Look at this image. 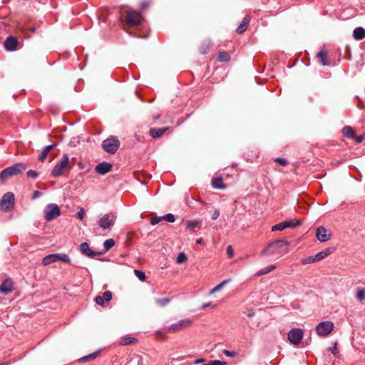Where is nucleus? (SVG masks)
I'll list each match as a JSON object with an SVG mask.
<instances>
[{"label":"nucleus","mask_w":365,"mask_h":365,"mask_svg":"<svg viewBox=\"0 0 365 365\" xmlns=\"http://www.w3.org/2000/svg\"><path fill=\"white\" fill-rule=\"evenodd\" d=\"M289 244L283 240H278L269 243L262 251L264 255H280L288 252Z\"/></svg>","instance_id":"1"},{"label":"nucleus","mask_w":365,"mask_h":365,"mask_svg":"<svg viewBox=\"0 0 365 365\" xmlns=\"http://www.w3.org/2000/svg\"><path fill=\"white\" fill-rule=\"evenodd\" d=\"M26 166L22 163H16L9 167L0 173V180H6L8 178L17 175L26 170Z\"/></svg>","instance_id":"2"},{"label":"nucleus","mask_w":365,"mask_h":365,"mask_svg":"<svg viewBox=\"0 0 365 365\" xmlns=\"http://www.w3.org/2000/svg\"><path fill=\"white\" fill-rule=\"evenodd\" d=\"M70 168L69 158L66 154H64L61 160L53 168L51 175L54 178L59 177Z\"/></svg>","instance_id":"3"},{"label":"nucleus","mask_w":365,"mask_h":365,"mask_svg":"<svg viewBox=\"0 0 365 365\" xmlns=\"http://www.w3.org/2000/svg\"><path fill=\"white\" fill-rule=\"evenodd\" d=\"M57 261H62L63 262L70 263L71 258L68 255L65 253L51 254L43 258L42 264L43 266H47Z\"/></svg>","instance_id":"4"},{"label":"nucleus","mask_w":365,"mask_h":365,"mask_svg":"<svg viewBox=\"0 0 365 365\" xmlns=\"http://www.w3.org/2000/svg\"><path fill=\"white\" fill-rule=\"evenodd\" d=\"M334 328V324L332 322L323 321L317 325L315 331L318 336H327L333 331Z\"/></svg>","instance_id":"5"},{"label":"nucleus","mask_w":365,"mask_h":365,"mask_svg":"<svg viewBox=\"0 0 365 365\" xmlns=\"http://www.w3.org/2000/svg\"><path fill=\"white\" fill-rule=\"evenodd\" d=\"M44 217L47 221H51L61 215L58 206L55 203H50L43 210Z\"/></svg>","instance_id":"6"},{"label":"nucleus","mask_w":365,"mask_h":365,"mask_svg":"<svg viewBox=\"0 0 365 365\" xmlns=\"http://www.w3.org/2000/svg\"><path fill=\"white\" fill-rule=\"evenodd\" d=\"M192 324V320L189 319H183L170 324V326L167 327L165 329L169 332L175 333L187 329V327H190Z\"/></svg>","instance_id":"7"},{"label":"nucleus","mask_w":365,"mask_h":365,"mask_svg":"<svg viewBox=\"0 0 365 365\" xmlns=\"http://www.w3.org/2000/svg\"><path fill=\"white\" fill-rule=\"evenodd\" d=\"M120 146L119 140L115 137H110L104 140L102 143L103 148L110 154L115 153Z\"/></svg>","instance_id":"8"},{"label":"nucleus","mask_w":365,"mask_h":365,"mask_svg":"<svg viewBox=\"0 0 365 365\" xmlns=\"http://www.w3.org/2000/svg\"><path fill=\"white\" fill-rule=\"evenodd\" d=\"M116 216L114 214H105L98 220V225L103 230H110L115 224Z\"/></svg>","instance_id":"9"},{"label":"nucleus","mask_w":365,"mask_h":365,"mask_svg":"<svg viewBox=\"0 0 365 365\" xmlns=\"http://www.w3.org/2000/svg\"><path fill=\"white\" fill-rule=\"evenodd\" d=\"M14 204V195L11 192H8L3 195L0 201V206L3 211L10 210Z\"/></svg>","instance_id":"10"},{"label":"nucleus","mask_w":365,"mask_h":365,"mask_svg":"<svg viewBox=\"0 0 365 365\" xmlns=\"http://www.w3.org/2000/svg\"><path fill=\"white\" fill-rule=\"evenodd\" d=\"M304 332L301 329L295 328L291 329L288 333V339L294 345L300 344L303 339Z\"/></svg>","instance_id":"11"},{"label":"nucleus","mask_w":365,"mask_h":365,"mask_svg":"<svg viewBox=\"0 0 365 365\" xmlns=\"http://www.w3.org/2000/svg\"><path fill=\"white\" fill-rule=\"evenodd\" d=\"M316 237L322 242H327L331 237V232L326 227L321 226L317 230Z\"/></svg>","instance_id":"12"},{"label":"nucleus","mask_w":365,"mask_h":365,"mask_svg":"<svg viewBox=\"0 0 365 365\" xmlns=\"http://www.w3.org/2000/svg\"><path fill=\"white\" fill-rule=\"evenodd\" d=\"M125 17V23H142L145 21V19L142 14L135 11H128Z\"/></svg>","instance_id":"13"},{"label":"nucleus","mask_w":365,"mask_h":365,"mask_svg":"<svg viewBox=\"0 0 365 365\" xmlns=\"http://www.w3.org/2000/svg\"><path fill=\"white\" fill-rule=\"evenodd\" d=\"M112 165L107 162H103L98 164L95 168L96 173L100 175H105L110 171Z\"/></svg>","instance_id":"14"},{"label":"nucleus","mask_w":365,"mask_h":365,"mask_svg":"<svg viewBox=\"0 0 365 365\" xmlns=\"http://www.w3.org/2000/svg\"><path fill=\"white\" fill-rule=\"evenodd\" d=\"M13 289V282L11 279H6L0 286V292L4 294H7L11 292Z\"/></svg>","instance_id":"15"},{"label":"nucleus","mask_w":365,"mask_h":365,"mask_svg":"<svg viewBox=\"0 0 365 365\" xmlns=\"http://www.w3.org/2000/svg\"><path fill=\"white\" fill-rule=\"evenodd\" d=\"M18 41L15 37H9L5 41L4 46L6 50L8 51H14L16 49V47L17 46Z\"/></svg>","instance_id":"16"},{"label":"nucleus","mask_w":365,"mask_h":365,"mask_svg":"<svg viewBox=\"0 0 365 365\" xmlns=\"http://www.w3.org/2000/svg\"><path fill=\"white\" fill-rule=\"evenodd\" d=\"M353 36L356 40H361L365 37V29L362 27H358L353 31Z\"/></svg>","instance_id":"17"},{"label":"nucleus","mask_w":365,"mask_h":365,"mask_svg":"<svg viewBox=\"0 0 365 365\" xmlns=\"http://www.w3.org/2000/svg\"><path fill=\"white\" fill-rule=\"evenodd\" d=\"M168 128H150V135L151 137L156 138L162 136Z\"/></svg>","instance_id":"18"},{"label":"nucleus","mask_w":365,"mask_h":365,"mask_svg":"<svg viewBox=\"0 0 365 365\" xmlns=\"http://www.w3.org/2000/svg\"><path fill=\"white\" fill-rule=\"evenodd\" d=\"M56 146V144H53V145H47L46 147L44 148V149L41 151V154L39 155L38 156V160H41V161H43L48 153L51 151V150L52 148H53L54 147Z\"/></svg>","instance_id":"19"},{"label":"nucleus","mask_w":365,"mask_h":365,"mask_svg":"<svg viewBox=\"0 0 365 365\" xmlns=\"http://www.w3.org/2000/svg\"><path fill=\"white\" fill-rule=\"evenodd\" d=\"M80 250L82 253L86 255L88 257H93L94 255V252L90 250L88 244L86 242H83L81 244Z\"/></svg>","instance_id":"20"},{"label":"nucleus","mask_w":365,"mask_h":365,"mask_svg":"<svg viewBox=\"0 0 365 365\" xmlns=\"http://www.w3.org/2000/svg\"><path fill=\"white\" fill-rule=\"evenodd\" d=\"M317 56L322 66H327L329 64L327 61V53L324 49L319 51Z\"/></svg>","instance_id":"21"},{"label":"nucleus","mask_w":365,"mask_h":365,"mask_svg":"<svg viewBox=\"0 0 365 365\" xmlns=\"http://www.w3.org/2000/svg\"><path fill=\"white\" fill-rule=\"evenodd\" d=\"M331 253L330 249H327L325 250L321 251L314 255V258L316 262L319 261L325 258Z\"/></svg>","instance_id":"22"},{"label":"nucleus","mask_w":365,"mask_h":365,"mask_svg":"<svg viewBox=\"0 0 365 365\" xmlns=\"http://www.w3.org/2000/svg\"><path fill=\"white\" fill-rule=\"evenodd\" d=\"M342 133L344 136L349 138H354V133L351 127L350 126H345L342 129Z\"/></svg>","instance_id":"23"},{"label":"nucleus","mask_w":365,"mask_h":365,"mask_svg":"<svg viewBox=\"0 0 365 365\" xmlns=\"http://www.w3.org/2000/svg\"><path fill=\"white\" fill-rule=\"evenodd\" d=\"M212 186L215 188H217V189H224V188H225V185L223 183L222 179L221 178H215L212 180Z\"/></svg>","instance_id":"24"},{"label":"nucleus","mask_w":365,"mask_h":365,"mask_svg":"<svg viewBox=\"0 0 365 365\" xmlns=\"http://www.w3.org/2000/svg\"><path fill=\"white\" fill-rule=\"evenodd\" d=\"M230 281V279H226L222 281L221 283L215 286L210 291V294H213L214 293L220 291L225 287V285L227 284Z\"/></svg>","instance_id":"25"},{"label":"nucleus","mask_w":365,"mask_h":365,"mask_svg":"<svg viewBox=\"0 0 365 365\" xmlns=\"http://www.w3.org/2000/svg\"><path fill=\"white\" fill-rule=\"evenodd\" d=\"M284 224L285 225V228L287 227H295L298 225H299L301 224V222L299 220H294V219H292V220H286V221H284L283 222Z\"/></svg>","instance_id":"26"},{"label":"nucleus","mask_w":365,"mask_h":365,"mask_svg":"<svg viewBox=\"0 0 365 365\" xmlns=\"http://www.w3.org/2000/svg\"><path fill=\"white\" fill-rule=\"evenodd\" d=\"M115 245V242L113 239H108L103 242V247L106 252L108 251Z\"/></svg>","instance_id":"27"},{"label":"nucleus","mask_w":365,"mask_h":365,"mask_svg":"<svg viewBox=\"0 0 365 365\" xmlns=\"http://www.w3.org/2000/svg\"><path fill=\"white\" fill-rule=\"evenodd\" d=\"M218 60L222 62H227L230 60V55L225 51H220Z\"/></svg>","instance_id":"28"},{"label":"nucleus","mask_w":365,"mask_h":365,"mask_svg":"<svg viewBox=\"0 0 365 365\" xmlns=\"http://www.w3.org/2000/svg\"><path fill=\"white\" fill-rule=\"evenodd\" d=\"M275 268H276V267L274 265H269V266L263 268L262 269H261L260 272L257 274L258 275L266 274L270 272L271 271H272L273 269H274Z\"/></svg>","instance_id":"29"},{"label":"nucleus","mask_w":365,"mask_h":365,"mask_svg":"<svg viewBox=\"0 0 365 365\" xmlns=\"http://www.w3.org/2000/svg\"><path fill=\"white\" fill-rule=\"evenodd\" d=\"M98 356V352H94V353H92L91 354H88L87 356H85L83 357H81L79 361H88V360H93L95 359Z\"/></svg>","instance_id":"30"},{"label":"nucleus","mask_w":365,"mask_h":365,"mask_svg":"<svg viewBox=\"0 0 365 365\" xmlns=\"http://www.w3.org/2000/svg\"><path fill=\"white\" fill-rule=\"evenodd\" d=\"M356 297L359 302H362L363 300H364L365 299V288H362V289H359L356 292Z\"/></svg>","instance_id":"31"},{"label":"nucleus","mask_w":365,"mask_h":365,"mask_svg":"<svg viewBox=\"0 0 365 365\" xmlns=\"http://www.w3.org/2000/svg\"><path fill=\"white\" fill-rule=\"evenodd\" d=\"M200 222L197 220H187L186 222V227L189 229H194L198 226Z\"/></svg>","instance_id":"32"},{"label":"nucleus","mask_w":365,"mask_h":365,"mask_svg":"<svg viewBox=\"0 0 365 365\" xmlns=\"http://www.w3.org/2000/svg\"><path fill=\"white\" fill-rule=\"evenodd\" d=\"M315 258L314 256H309L307 257H305L301 260L302 264H311L313 262H315Z\"/></svg>","instance_id":"33"},{"label":"nucleus","mask_w":365,"mask_h":365,"mask_svg":"<svg viewBox=\"0 0 365 365\" xmlns=\"http://www.w3.org/2000/svg\"><path fill=\"white\" fill-rule=\"evenodd\" d=\"M156 304L160 307H165L170 302V299L163 298L156 299Z\"/></svg>","instance_id":"34"},{"label":"nucleus","mask_w":365,"mask_h":365,"mask_svg":"<svg viewBox=\"0 0 365 365\" xmlns=\"http://www.w3.org/2000/svg\"><path fill=\"white\" fill-rule=\"evenodd\" d=\"M187 259V256L185 253H180L176 259V262L178 264H182L185 262Z\"/></svg>","instance_id":"35"},{"label":"nucleus","mask_w":365,"mask_h":365,"mask_svg":"<svg viewBox=\"0 0 365 365\" xmlns=\"http://www.w3.org/2000/svg\"><path fill=\"white\" fill-rule=\"evenodd\" d=\"M285 225L283 222L272 227V231H282L285 229Z\"/></svg>","instance_id":"36"},{"label":"nucleus","mask_w":365,"mask_h":365,"mask_svg":"<svg viewBox=\"0 0 365 365\" xmlns=\"http://www.w3.org/2000/svg\"><path fill=\"white\" fill-rule=\"evenodd\" d=\"M135 275L139 279L140 281H145V274L143 272L135 269L134 270Z\"/></svg>","instance_id":"37"},{"label":"nucleus","mask_w":365,"mask_h":365,"mask_svg":"<svg viewBox=\"0 0 365 365\" xmlns=\"http://www.w3.org/2000/svg\"><path fill=\"white\" fill-rule=\"evenodd\" d=\"M163 220H164L167 222H174L175 219L173 214L169 213V214H166V215H163Z\"/></svg>","instance_id":"38"},{"label":"nucleus","mask_w":365,"mask_h":365,"mask_svg":"<svg viewBox=\"0 0 365 365\" xmlns=\"http://www.w3.org/2000/svg\"><path fill=\"white\" fill-rule=\"evenodd\" d=\"M247 29V24H240L237 28L236 31L237 34H241Z\"/></svg>","instance_id":"39"},{"label":"nucleus","mask_w":365,"mask_h":365,"mask_svg":"<svg viewBox=\"0 0 365 365\" xmlns=\"http://www.w3.org/2000/svg\"><path fill=\"white\" fill-rule=\"evenodd\" d=\"M103 298L105 299L106 302H108L112 299V294L110 291H106L103 294Z\"/></svg>","instance_id":"40"},{"label":"nucleus","mask_w":365,"mask_h":365,"mask_svg":"<svg viewBox=\"0 0 365 365\" xmlns=\"http://www.w3.org/2000/svg\"><path fill=\"white\" fill-rule=\"evenodd\" d=\"M328 351L334 354H337L339 353V350L337 348V342L335 341L332 347L328 348Z\"/></svg>","instance_id":"41"},{"label":"nucleus","mask_w":365,"mask_h":365,"mask_svg":"<svg viewBox=\"0 0 365 365\" xmlns=\"http://www.w3.org/2000/svg\"><path fill=\"white\" fill-rule=\"evenodd\" d=\"M27 175L28 177L29 178H36L38 175V173L35 170H29L28 172H27Z\"/></svg>","instance_id":"42"},{"label":"nucleus","mask_w":365,"mask_h":365,"mask_svg":"<svg viewBox=\"0 0 365 365\" xmlns=\"http://www.w3.org/2000/svg\"><path fill=\"white\" fill-rule=\"evenodd\" d=\"M95 302H96V304H98V305H101V306H104V303H105V299L103 298V297H101V296H98L96 297L95 299Z\"/></svg>","instance_id":"43"},{"label":"nucleus","mask_w":365,"mask_h":365,"mask_svg":"<svg viewBox=\"0 0 365 365\" xmlns=\"http://www.w3.org/2000/svg\"><path fill=\"white\" fill-rule=\"evenodd\" d=\"M134 341H135V339L128 337V338L123 339L122 340V344L124 345H128V344H133Z\"/></svg>","instance_id":"44"},{"label":"nucleus","mask_w":365,"mask_h":365,"mask_svg":"<svg viewBox=\"0 0 365 365\" xmlns=\"http://www.w3.org/2000/svg\"><path fill=\"white\" fill-rule=\"evenodd\" d=\"M275 162L278 163L280 165L285 166L287 165V160L281 158H277L275 160Z\"/></svg>","instance_id":"45"},{"label":"nucleus","mask_w":365,"mask_h":365,"mask_svg":"<svg viewBox=\"0 0 365 365\" xmlns=\"http://www.w3.org/2000/svg\"><path fill=\"white\" fill-rule=\"evenodd\" d=\"M162 220L163 217H155L151 220L150 223L152 225H155L158 223H159Z\"/></svg>","instance_id":"46"},{"label":"nucleus","mask_w":365,"mask_h":365,"mask_svg":"<svg viewBox=\"0 0 365 365\" xmlns=\"http://www.w3.org/2000/svg\"><path fill=\"white\" fill-rule=\"evenodd\" d=\"M85 215H86V212H85L84 209H83V208H81V209L78 210V213H77V216H78V217L80 220H83V217H84V216H85Z\"/></svg>","instance_id":"47"},{"label":"nucleus","mask_w":365,"mask_h":365,"mask_svg":"<svg viewBox=\"0 0 365 365\" xmlns=\"http://www.w3.org/2000/svg\"><path fill=\"white\" fill-rule=\"evenodd\" d=\"M365 140V133L356 138V143H361Z\"/></svg>","instance_id":"48"},{"label":"nucleus","mask_w":365,"mask_h":365,"mask_svg":"<svg viewBox=\"0 0 365 365\" xmlns=\"http://www.w3.org/2000/svg\"><path fill=\"white\" fill-rule=\"evenodd\" d=\"M220 214V210H219V209H215V210H214V212H213L212 215V219L213 220H217V219L219 217Z\"/></svg>","instance_id":"49"},{"label":"nucleus","mask_w":365,"mask_h":365,"mask_svg":"<svg viewBox=\"0 0 365 365\" xmlns=\"http://www.w3.org/2000/svg\"><path fill=\"white\" fill-rule=\"evenodd\" d=\"M223 353L227 356H229V357H235L236 356V352L235 351H228V350H226L225 349L223 351Z\"/></svg>","instance_id":"50"},{"label":"nucleus","mask_w":365,"mask_h":365,"mask_svg":"<svg viewBox=\"0 0 365 365\" xmlns=\"http://www.w3.org/2000/svg\"><path fill=\"white\" fill-rule=\"evenodd\" d=\"M211 365H227V362L220 361V360H214L210 361Z\"/></svg>","instance_id":"51"},{"label":"nucleus","mask_w":365,"mask_h":365,"mask_svg":"<svg viewBox=\"0 0 365 365\" xmlns=\"http://www.w3.org/2000/svg\"><path fill=\"white\" fill-rule=\"evenodd\" d=\"M227 252L229 256V257H232L234 255L233 250L231 246H228L227 248Z\"/></svg>","instance_id":"52"},{"label":"nucleus","mask_w":365,"mask_h":365,"mask_svg":"<svg viewBox=\"0 0 365 365\" xmlns=\"http://www.w3.org/2000/svg\"><path fill=\"white\" fill-rule=\"evenodd\" d=\"M150 6V3L148 1H144L141 4V9L145 10Z\"/></svg>","instance_id":"53"},{"label":"nucleus","mask_w":365,"mask_h":365,"mask_svg":"<svg viewBox=\"0 0 365 365\" xmlns=\"http://www.w3.org/2000/svg\"><path fill=\"white\" fill-rule=\"evenodd\" d=\"M41 195V192L38 190H36L33 193L32 199H36V198L40 197Z\"/></svg>","instance_id":"54"},{"label":"nucleus","mask_w":365,"mask_h":365,"mask_svg":"<svg viewBox=\"0 0 365 365\" xmlns=\"http://www.w3.org/2000/svg\"><path fill=\"white\" fill-rule=\"evenodd\" d=\"M210 307H213L212 302H207V303L203 304L202 306V309H206V308Z\"/></svg>","instance_id":"55"},{"label":"nucleus","mask_w":365,"mask_h":365,"mask_svg":"<svg viewBox=\"0 0 365 365\" xmlns=\"http://www.w3.org/2000/svg\"><path fill=\"white\" fill-rule=\"evenodd\" d=\"M99 20H101L102 21H107V19L104 16L103 11L102 12L101 16L99 17Z\"/></svg>","instance_id":"56"},{"label":"nucleus","mask_w":365,"mask_h":365,"mask_svg":"<svg viewBox=\"0 0 365 365\" xmlns=\"http://www.w3.org/2000/svg\"><path fill=\"white\" fill-rule=\"evenodd\" d=\"M250 21V18L248 16H246L243 19V20L242 21L241 23H243V24H245V23H249Z\"/></svg>","instance_id":"57"},{"label":"nucleus","mask_w":365,"mask_h":365,"mask_svg":"<svg viewBox=\"0 0 365 365\" xmlns=\"http://www.w3.org/2000/svg\"><path fill=\"white\" fill-rule=\"evenodd\" d=\"M203 361H204V359H197V360L195 361V364H200V363H202V362H203Z\"/></svg>","instance_id":"58"},{"label":"nucleus","mask_w":365,"mask_h":365,"mask_svg":"<svg viewBox=\"0 0 365 365\" xmlns=\"http://www.w3.org/2000/svg\"><path fill=\"white\" fill-rule=\"evenodd\" d=\"M202 238H199V239H197V240H196V242H197V244H200V243L202 242Z\"/></svg>","instance_id":"59"},{"label":"nucleus","mask_w":365,"mask_h":365,"mask_svg":"<svg viewBox=\"0 0 365 365\" xmlns=\"http://www.w3.org/2000/svg\"><path fill=\"white\" fill-rule=\"evenodd\" d=\"M208 49V47H206L205 48H203V51H201L202 53H205L207 52V50Z\"/></svg>","instance_id":"60"},{"label":"nucleus","mask_w":365,"mask_h":365,"mask_svg":"<svg viewBox=\"0 0 365 365\" xmlns=\"http://www.w3.org/2000/svg\"><path fill=\"white\" fill-rule=\"evenodd\" d=\"M35 30H36V29H35L34 27H31V28H30V31H31V32H34V31H35Z\"/></svg>","instance_id":"61"},{"label":"nucleus","mask_w":365,"mask_h":365,"mask_svg":"<svg viewBox=\"0 0 365 365\" xmlns=\"http://www.w3.org/2000/svg\"><path fill=\"white\" fill-rule=\"evenodd\" d=\"M0 365H8L7 363L0 364Z\"/></svg>","instance_id":"62"},{"label":"nucleus","mask_w":365,"mask_h":365,"mask_svg":"<svg viewBox=\"0 0 365 365\" xmlns=\"http://www.w3.org/2000/svg\"><path fill=\"white\" fill-rule=\"evenodd\" d=\"M135 137L138 140H140L139 137L138 135H135Z\"/></svg>","instance_id":"63"},{"label":"nucleus","mask_w":365,"mask_h":365,"mask_svg":"<svg viewBox=\"0 0 365 365\" xmlns=\"http://www.w3.org/2000/svg\"><path fill=\"white\" fill-rule=\"evenodd\" d=\"M204 365H211V363L210 362V363L205 364Z\"/></svg>","instance_id":"64"}]
</instances>
